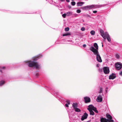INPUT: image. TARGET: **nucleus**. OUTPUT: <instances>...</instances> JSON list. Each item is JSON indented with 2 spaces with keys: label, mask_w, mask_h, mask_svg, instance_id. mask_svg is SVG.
<instances>
[{
  "label": "nucleus",
  "mask_w": 122,
  "mask_h": 122,
  "mask_svg": "<svg viewBox=\"0 0 122 122\" xmlns=\"http://www.w3.org/2000/svg\"><path fill=\"white\" fill-rule=\"evenodd\" d=\"M105 37L107 38L108 41L110 42L111 41V39L110 36L107 32H105Z\"/></svg>",
  "instance_id": "9"
},
{
  "label": "nucleus",
  "mask_w": 122,
  "mask_h": 122,
  "mask_svg": "<svg viewBox=\"0 0 122 122\" xmlns=\"http://www.w3.org/2000/svg\"><path fill=\"white\" fill-rule=\"evenodd\" d=\"M73 15H74V16H75V17H76V16H77V15H78L77 14H74Z\"/></svg>",
  "instance_id": "32"
},
{
  "label": "nucleus",
  "mask_w": 122,
  "mask_h": 122,
  "mask_svg": "<svg viewBox=\"0 0 122 122\" xmlns=\"http://www.w3.org/2000/svg\"><path fill=\"white\" fill-rule=\"evenodd\" d=\"M107 88H106V89H107Z\"/></svg>",
  "instance_id": "42"
},
{
  "label": "nucleus",
  "mask_w": 122,
  "mask_h": 122,
  "mask_svg": "<svg viewBox=\"0 0 122 122\" xmlns=\"http://www.w3.org/2000/svg\"><path fill=\"white\" fill-rule=\"evenodd\" d=\"M103 70L104 73L105 74H107L109 73V69L107 67H104L103 68Z\"/></svg>",
  "instance_id": "7"
},
{
  "label": "nucleus",
  "mask_w": 122,
  "mask_h": 122,
  "mask_svg": "<svg viewBox=\"0 0 122 122\" xmlns=\"http://www.w3.org/2000/svg\"><path fill=\"white\" fill-rule=\"evenodd\" d=\"M61 1H65V0H60Z\"/></svg>",
  "instance_id": "39"
},
{
  "label": "nucleus",
  "mask_w": 122,
  "mask_h": 122,
  "mask_svg": "<svg viewBox=\"0 0 122 122\" xmlns=\"http://www.w3.org/2000/svg\"><path fill=\"white\" fill-rule=\"evenodd\" d=\"M95 51H93L94 53V54L96 56V58L97 61L99 62H101L102 61V60L101 57L99 54V53L98 51L95 50Z\"/></svg>",
  "instance_id": "4"
},
{
  "label": "nucleus",
  "mask_w": 122,
  "mask_h": 122,
  "mask_svg": "<svg viewBox=\"0 0 122 122\" xmlns=\"http://www.w3.org/2000/svg\"><path fill=\"white\" fill-rule=\"evenodd\" d=\"M83 46L84 47H86V44H84L83 45Z\"/></svg>",
  "instance_id": "35"
},
{
  "label": "nucleus",
  "mask_w": 122,
  "mask_h": 122,
  "mask_svg": "<svg viewBox=\"0 0 122 122\" xmlns=\"http://www.w3.org/2000/svg\"><path fill=\"white\" fill-rule=\"evenodd\" d=\"M100 93H102V89L101 88H100Z\"/></svg>",
  "instance_id": "30"
},
{
  "label": "nucleus",
  "mask_w": 122,
  "mask_h": 122,
  "mask_svg": "<svg viewBox=\"0 0 122 122\" xmlns=\"http://www.w3.org/2000/svg\"><path fill=\"white\" fill-rule=\"evenodd\" d=\"M40 58V57L39 56H37L35 57V58H34L33 60L34 61H36L39 59Z\"/></svg>",
  "instance_id": "19"
},
{
  "label": "nucleus",
  "mask_w": 122,
  "mask_h": 122,
  "mask_svg": "<svg viewBox=\"0 0 122 122\" xmlns=\"http://www.w3.org/2000/svg\"><path fill=\"white\" fill-rule=\"evenodd\" d=\"M94 46L95 48L93 46H92L90 47V49L91 51H92L93 53H94V52L93 51H95L96 50L98 51V47L97 44L96 43H95L94 44Z\"/></svg>",
  "instance_id": "5"
},
{
  "label": "nucleus",
  "mask_w": 122,
  "mask_h": 122,
  "mask_svg": "<svg viewBox=\"0 0 122 122\" xmlns=\"http://www.w3.org/2000/svg\"><path fill=\"white\" fill-rule=\"evenodd\" d=\"M72 106L75 109L77 108V103H73L72 105Z\"/></svg>",
  "instance_id": "17"
},
{
  "label": "nucleus",
  "mask_w": 122,
  "mask_h": 122,
  "mask_svg": "<svg viewBox=\"0 0 122 122\" xmlns=\"http://www.w3.org/2000/svg\"><path fill=\"white\" fill-rule=\"evenodd\" d=\"M84 4V2H79L77 3V5L78 6H81Z\"/></svg>",
  "instance_id": "16"
},
{
  "label": "nucleus",
  "mask_w": 122,
  "mask_h": 122,
  "mask_svg": "<svg viewBox=\"0 0 122 122\" xmlns=\"http://www.w3.org/2000/svg\"><path fill=\"white\" fill-rule=\"evenodd\" d=\"M107 117L108 118L107 119L106 118H101L100 121L101 122H113V120H112V117L109 115H107Z\"/></svg>",
  "instance_id": "3"
},
{
  "label": "nucleus",
  "mask_w": 122,
  "mask_h": 122,
  "mask_svg": "<svg viewBox=\"0 0 122 122\" xmlns=\"http://www.w3.org/2000/svg\"><path fill=\"white\" fill-rule=\"evenodd\" d=\"M103 44H102V47H103Z\"/></svg>",
  "instance_id": "41"
},
{
  "label": "nucleus",
  "mask_w": 122,
  "mask_h": 122,
  "mask_svg": "<svg viewBox=\"0 0 122 122\" xmlns=\"http://www.w3.org/2000/svg\"><path fill=\"white\" fill-rule=\"evenodd\" d=\"M5 67H3L2 68L3 69H5Z\"/></svg>",
  "instance_id": "38"
},
{
  "label": "nucleus",
  "mask_w": 122,
  "mask_h": 122,
  "mask_svg": "<svg viewBox=\"0 0 122 122\" xmlns=\"http://www.w3.org/2000/svg\"><path fill=\"white\" fill-rule=\"evenodd\" d=\"M102 69H101V71H102Z\"/></svg>",
  "instance_id": "45"
},
{
  "label": "nucleus",
  "mask_w": 122,
  "mask_h": 122,
  "mask_svg": "<svg viewBox=\"0 0 122 122\" xmlns=\"http://www.w3.org/2000/svg\"><path fill=\"white\" fill-rule=\"evenodd\" d=\"M120 57L119 55L118 54H116V58L117 59H119Z\"/></svg>",
  "instance_id": "24"
},
{
  "label": "nucleus",
  "mask_w": 122,
  "mask_h": 122,
  "mask_svg": "<svg viewBox=\"0 0 122 122\" xmlns=\"http://www.w3.org/2000/svg\"><path fill=\"white\" fill-rule=\"evenodd\" d=\"M84 99L86 103L90 102L91 101L90 98L88 97H84Z\"/></svg>",
  "instance_id": "10"
},
{
  "label": "nucleus",
  "mask_w": 122,
  "mask_h": 122,
  "mask_svg": "<svg viewBox=\"0 0 122 122\" xmlns=\"http://www.w3.org/2000/svg\"><path fill=\"white\" fill-rule=\"evenodd\" d=\"M97 67H99V65H98V64H97Z\"/></svg>",
  "instance_id": "40"
},
{
  "label": "nucleus",
  "mask_w": 122,
  "mask_h": 122,
  "mask_svg": "<svg viewBox=\"0 0 122 122\" xmlns=\"http://www.w3.org/2000/svg\"><path fill=\"white\" fill-rule=\"evenodd\" d=\"M116 77L115 74L112 73L109 76V79H113L116 78Z\"/></svg>",
  "instance_id": "14"
},
{
  "label": "nucleus",
  "mask_w": 122,
  "mask_h": 122,
  "mask_svg": "<svg viewBox=\"0 0 122 122\" xmlns=\"http://www.w3.org/2000/svg\"><path fill=\"white\" fill-rule=\"evenodd\" d=\"M88 116V115L86 113H85L82 117L81 118V120L83 121L85 119H86L87 117Z\"/></svg>",
  "instance_id": "13"
},
{
  "label": "nucleus",
  "mask_w": 122,
  "mask_h": 122,
  "mask_svg": "<svg viewBox=\"0 0 122 122\" xmlns=\"http://www.w3.org/2000/svg\"><path fill=\"white\" fill-rule=\"evenodd\" d=\"M99 70H100V71H101V69H99Z\"/></svg>",
  "instance_id": "43"
},
{
  "label": "nucleus",
  "mask_w": 122,
  "mask_h": 122,
  "mask_svg": "<svg viewBox=\"0 0 122 122\" xmlns=\"http://www.w3.org/2000/svg\"><path fill=\"white\" fill-rule=\"evenodd\" d=\"M0 71H1V72H2V71H1V70H0Z\"/></svg>",
  "instance_id": "44"
},
{
  "label": "nucleus",
  "mask_w": 122,
  "mask_h": 122,
  "mask_svg": "<svg viewBox=\"0 0 122 122\" xmlns=\"http://www.w3.org/2000/svg\"><path fill=\"white\" fill-rule=\"evenodd\" d=\"M115 65L116 68L117 70H119L122 68V64L120 62H117L115 64Z\"/></svg>",
  "instance_id": "6"
},
{
  "label": "nucleus",
  "mask_w": 122,
  "mask_h": 122,
  "mask_svg": "<svg viewBox=\"0 0 122 122\" xmlns=\"http://www.w3.org/2000/svg\"><path fill=\"white\" fill-rule=\"evenodd\" d=\"M66 13H65L62 15V16L64 18H65L66 17Z\"/></svg>",
  "instance_id": "28"
},
{
  "label": "nucleus",
  "mask_w": 122,
  "mask_h": 122,
  "mask_svg": "<svg viewBox=\"0 0 122 122\" xmlns=\"http://www.w3.org/2000/svg\"><path fill=\"white\" fill-rule=\"evenodd\" d=\"M25 62V63H27L29 64L28 66L30 67H34L37 69H39L40 67V65L36 62L31 61H26Z\"/></svg>",
  "instance_id": "1"
},
{
  "label": "nucleus",
  "mask_w": 122,
  "mask_h": 122,
  "mask_svg": "<svg viewBox=\"0 0 122 122\" xmlns=\"http://www.w3.org/2000/svg\"><path fill=\"white\" fill-rule=\"evenodd\" d=\"M102 96L100 95L98 97L96 100L98 102H100L102 101Z\"/></svg>",
  "instance_id": "12"
},
{
  "label": "nucleus",
  "mask_w": 122,
  "mask_h": 122,
  "mask_svg": "<svg viewBox=\"0 0 122 122\" xmlns=\"http://www.w3.org/2000/svg\"><path fill=\"white\" fill-rule=\"evenodd\" d=\"M5 83V82L3 81H0V86H1L3 85Z\"/></svg>",
  "instance_id": "21"
},
{
  "label": "nucleus",
  "mask_w": 122,
  "mask_h": 122,
  "mask_svg": "<svg viewBox=\"0 0 122 122\" xmlns=\"http://www.w3.org/2000/svg\"><path fill=\"white\" fill-rule=\"evenodd\" d=\"M100 32L101 34V35L103 38L104 39H106V38L105 37V33L104 31L102 30H100Z\"/></svg>",
  "instance_id": "8"
},
{
  "label": "nucleus",
  "mask_w": 122,
  "mask_h": 122,
  "mask_svg": "<svg viewBox=\"0 0 122 122\" xmlns=\"http://www.w3.org/2000/svg\"><path fill=\"white\" fill-rule=\"evenodd\" d=\"M81 12V10L79 9L77 10H76V12L78 13H80Z\"/></svg>",
  "instance_id": "29"
},
{
  "label": "nucleus",
  "mask_w": 122,
  "mask_h": 122,
  "mask_svg": "<svg viewBox=\"0 0 122 122\" xmlns=\"http://www.w3.org/2000/svg\"><path fill=\"white\" fill-rule=\"evenodd\" d=\"M85 28L84 27H82L81 28V30L82 31H83L85 30Z\"/></svg>",
  "instance_id": "27"
},
{
  "label": "nucleus",
  "mask_w": 122,
  "mask_h": 122,
  "mask_svg": "<svg viewBox=\"0 0 122 122\" xmlns=\"http://www.w3.org/2000/svg\"><path fill=\"white\" fill-rule=\"evenodd\" d=\"M65 106L66 107H68V105L67 103H66L65 104Z\"/></svg>",
  "instance_id": "33"
},
{
  "label": "nucleus",
  "mask_w": 122,
  "mask_h": 122,
  "mask_svg": "<svg viewBox=\"0 0 122 122\" xmlns=\"http://www.w3.org/2000/svg\"><path fill=\"white\" fill-rule=\"evenodd\" d=\"M66 1L68 2H70V0H66Z\"/></svg>",
  "instance_id": "37"
},
{
  "label": "nucleus",
  "mask_w": 122,
  "mask_h": 122,
  "mask_svg": "<svg viewBox=\"0 0 122 122\" xmlns=\"http://www.w3.org/2000/svg\"><path fill=\"white\" fill-rule=\"evenodd\" d=\"M71 4L73 5V6H74L76 4V3L74 1H72L71 2Z\"/></svg>",
  "instance_id": "25"
},
{
  "label": "nucleus",
  "mask_w": 122,
  "mask_h": 122,
  "mask_svg": "<svg viewBox=\"0 0 122 122\" xmlns=\"http://www.w3.org/2000/svg\"><path fill=\"white\" fill-rule=\"evenodd\" d=\"M120 74L121 76H122V71H121L120 73Z\"/></svg>",
  "instance_id": "36"
},
{
  "label": "nucleus",
  "mask_w": 122,
  "mask_h": 122,
  "mask_svg": "<svg viewBox=\"0 0 122 122\" xmlns=\"http://www.w3.org/2000/svg\"><path fill=\"white\" fill-rule=\"evenodd\" d=\"M66 102H67V104H68V105H69L70 104V102L69 101H66Z\"/></svg>",
  "instance_id": "31"
},
{
  "label": "nucleus",
  "mask_w": 122,
  "mask_h": 122,
  "mask_svg": "<svg viewBox=\"0 0 122 122\" xmlns=\"http://www.w3.org/2000/svg\"><path fill=\"white\" fill-rule=\"evenodd\" d=\"M82 9L84 10H87L91 9V5H87L85 6L82 7Z\"/></svg>",
  "instance_id": "15"
},
{
  "label": "nucleus",
  "mask_w": 122,
  "mask_h": 122,
  "mask_svg": "<svg viewBox=\"0 0 122 122\" xmlns=\"http://www.w3.org/2000/svg\"><path fill=\"white\" fill-rule=\"evenodd\" d=\"M91 34L92 35H94L95 34V32L94 30H92L90 32Z\"/></svg>",
  "instance_id": "20"
},
{
  "label": "nucleus",
  "mask_w": 122,
  "mask_h": 122,
  "mask_svg": "<svg viewBox=\"0 0 122 122\" xmlns=\"http://www.w3.org/2000/svg\"><path fill=\"white\" fill-rule=\"evenodd\" d=\"M91 5V9L92 8L96 9L100 8V6L98 5Z\"/></svg>",
  "instance_id": "11"
},
{
  "label": "nucleus",
  "mask_w": 122,
  "mask_h": 122,
  "mask_svg": "<svg viewBox=\"0 0 122 122\" xmlns=\"http://www.w3.org/2000/svg\"><path fill=\"white\" fill-rule=\"evenodd\" d=\"M93 12L94 13H97V11L96 10L94 11H93Z\"/></svg>",
  "instance_id": "34"
},
{
  "label": "nucleus",
  "mask_w": 122,
  "mask_h": 122,
  "mask_svg": "<svg viewBox=\"0 0 122 122\" xmlns=\"http://www.w3.org/2000/svg\"><path fill=\"white\" fill-rule=\"evenodd\" d=\"M70 35V34L68 33H66L65 34H64L63 35V36H67L68 35Z\"/></svg>",
  "instance_id": "23"
},
{
  "label": "nucleus",
  "mask_w": 122,
  "mask_h": 122,
  "mask_svg": "<svg viewBox=\"0 0 122 122\" xmlns=\"http://www.w3.org/2000/svg\"><path fill=\"white\" fill-rule=\"evenodd\" d=\"M66 16H70L72 15V13L71 12H68L66 13Z\"/></svg>",
  "instance_id": "18"
},
{
  "label": "nucleus",
  "mask_w": 122,
  "mask_h": 122,
  "mask_svg": "<svg viewBox=\"0 0 122 122\" xmlns=\"http://www.w3.org/2000/svg\"><path fill=\"white\" fill-rule=\"evenodd\" d=\"M88 108H87V109L89 111L90 115H94V112L92 110L97 113H98V111L97 110L96 108L93 106V105H90L88 106Z\"/></svg>",
  "instance_id": "2"
},
{
  "label": "nucleus",
  "mask_w": 122,
  "mask_h": 122,
  "mask_svg": "<svg viewBox=\"0 0 122 122\" xmlns=\"http://www.w3.org/2000/svg\"><path fill=\"white\" fill-rule=\"evenodd\" d=\"M69 28L68 27H66L65 28V30L66 31H68L69 30Z\"/></svg>",
  "instance_id": "26"
},
{
  "label": "nucleus",
  "mask_w": 122,
  "mask_h": 122,
  "mask_svg": "<svg viewBox=\"0 0 122 122\" xmlns=\"http://www.w3.org/2000/svg\"><path fill=\"white\" fill-rule=\"evenodd\" d=\"M75 111L76 112H80L81 111V110L80 109L76 108H75Z\"/></svg>",
  "instance_id": "22"
}]
</instances>
